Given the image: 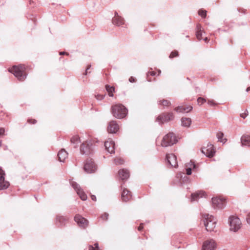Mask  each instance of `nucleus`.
I'll return each instance as SVG.
<instances>
[{"instance_id": "1", "label": "nucleus", "mask_w": 250, "mask_h": 250, "mask_svg": "<svg viewBox=\"0 0 250 250\" xmlns=\"http://www.w3.org/2000/svg\"><path fill=\"white\" fill-rule=\"evenodd\" d=\"M25 70V66L23 64H20L17 66L14 65L9 68V71L13 73L19 81H23L26 78Z\"/></svg>"}, {"instance_id": "2", "label": "nucleus", "mask_w": 250, "mask_h": 250, "mask_svg": "<svg viewBox=\"0 0 250 250\" xmlns=\"http://www.w3.org/2000/svg\"><path fill=\"white\" fill-rule=\"evenodd\" d=\"M111 112L113 116L119 119L125 118L127 114V109L122 104L112 105Z\"/></svg>"}, {"instance_id": "3", "label": "nucleus", "mask_w": 250, "mask_h": 250, "mask_svg": "<svg viewBox=\"0 0 250 250\" xmlns=\"http://www.w3.org/2000/svg\"><path fill=\"white\" fill-rule=\"evenodd\" d=\"M202 220L207 231H211L213 230L216 226V221L213 216L208 214H205L203 215Z\"/></svg>"}, {"instance_id": "4", "label": "nucleus", "mask_w": 250, "mask_h": 250, "mask_svg": "<svg viewBox=\"0 0 250 250\" xmlns=\"http://www.w3.org/2000/svg\"><path fill=\"white\" fill-rule=\"evenodd\" d=\"M177 142L174 134L170 132L164 136L161 142V146L163 147H167L176 144Z\"/></svg>"}, {"instance_id": "5", "label": "nucleus", "mask_w": 250, "mask_h": 250, "mask_svg": "<svg viewBox=\"0 0 250 250\" xmlns=\"http://www.w3.org/2000/svg\"><path fill=\"white\" fill-rule=\"evenodd\" d=\"M230 229L234 231H237L241 227V222L239 218L231 216L229 218Z\"/></svg>"}, {"instance_id": "6", "label": "nucleus", "mask_w": 250, "mask_h": 250, "mask_svg": "<svg viewBox=\"0 0 250 250\" xmlns=\"http://www.w3.org/2000/svg\"><path fill=\"white\" fill-rule=\"evenodd\" d=\"M80 152L83 154L88 155L92 152L93 146L91 141H85L80 146Z\"/></svg>"}, {"instance_id": "7", "label": "nucleus", "mask_w": 250, "mask_h": 250, "mask_svg": "<svg viewBox=\"0 0 250 250\" xmlns=\"http://www.w3.org/2000/svg\"><path fill=\"white\" fill-rule=\"evenodd\" d=\"M174 116L172 112L164 113L158 116L156 119V121L159 124H162L165 122H167L169 121L173 120Z\"/></svg>"}, {"instance_id": "8", "label": "nucleus", "mask_w": 250, "mask_h": 250, "mask_svg": "<svg viewBox=\"0 0 250 250\" xmlns=\"http://www.w3.org/2000/svg\"><path fill=\"white\" fill-rule=\"evenodd\" d=\"M83 168L87 173H92L96 170L97 166L92 159H87L84 164Z\"/></svg>"}, {"instance_id": "9", "label": "nucleus", "mask_w": 250, "mask_h": 250, "mask_svg": "<svg viewBox=\"0 0 250 250\" xmlns=\"http://www.w3.org/2000/svg\"><path fill=\"white\" fill-rule=\"evenodd\" d=\"M70 184L82 200L85 201L87 199L86 194L83 192L78 184L74 181H71Z\"/></svg>"}, {"instance_id": "10", "label": "nucleus", "mask_w": 250, "mask_h": 250, "mask_svg": "<svg viewBox=\"0 0 250 250\" xmlns=\"http://www.w3.org/2000/svg\"><path fill=\"white\" fill-rule=\"evenodd\" d=\"M212 204L214 208H222L225 205V200L223 198L214 197L212 198Z\"/></svg>"}, {"instance_id": "11", "label": "nucleus", "mask_w": 250, "mask_h": 250, "mask_svg": "<svg viewBox=\"0 0 250 250\" xmlns=\"http://www.w3.org/2000/svg\"><path fill=\"white\" fill-rule=\"evenodd\" d=\"M5 172L0 167V190L7 189L10 186L8 181L5 180Z\"/></svg>"}, {"instance_id": "12", "label": "nucleus", "mask_w": 250, "mask_h": 250, "mask_svg": "<svg viewBox=\"0 0 250 250\" xmlns=\"http://www.w3.org/2000/svg\"><path fill=\"white\" fill-rule=\"evenodd\" d=\"M216 248L215 241L210 239L205 241L203 244L202 250H215Z\"/></svg>"}, {"instance_id": "13", "label": "nucleus", "mask_w": 250, "mask_h": 250, "mask_svg": "<svg viewBox=\"0 0 250 250\" xmlns=\"http://www.w3.org/2000/svg\"><path fill=\"white\" fill-rule=\"evenodd\" d=\"M201 152L208 157H212L214 155L215 151L213 148V146L210 143L207 145L206 147H203Z\"/></svg>"}, {"instance_id": "14", "label": "nucleus", "mask_w": 250, "mask_h": 250, "mask_svg": "<svg viewBox=\"0 0 250 250\" xmlns=\"http://www.w3.org/2000/svg\"><path fill=\"white\" fill-rule=\"evenodd\" d=\"M75 221L81 228H85L87 227L88 221L87 219L79 214H77L74 217Z\"/></svg>"}, {"instance_id": "15", "label": "nucleus", "mask_w": 250, "mask_h": 250, "mask_svg": "<svg viewBox=\"0 0 250 250\" xmlns=\"http://www.w3.org/2000/svg\"><path fill=\"white\" fill-rule=\"evenodd\" d=\"M166 159L171 167H176L178 166L176 157L174 154H167Z\"/></svg>"}, {"instance_id": "16", "label": "nucleus", "mask_w": 250, "mask_h": 250, "mask_svg": "<svg viewBox=\"0 0 250 250\" xmlns=\"http://www.w3.org/2000/svg\"><path fill=\"white\" fill-rule=\"evenodd\" d=\"M119 129V126L115 121H112L109 122L107 126V131L110 133H115Z\"/></svg>"}, {"instance_id": "17", "label": "nucleus", "mask_w": 250, "mask_h": 250, "mask_svg": "<svg viewBox=\"0 0 250 250\" xmlns=\"http://www.w3.org/2000/svg\"><path fill=\"white\" fill-rule=\"evenodd\" d=\"M121 188L123 189L121 195L122 200L124 202H126L131 199L132 195L131 192L126 188H123L122 186H121Z\"/></svg>"}, {"instance_id": "18", "label": "nucleus", "mask_w": 250, "mask_h": 250, "mask_svg": "<svg viewBox=\"0 0 250 250\" xmlns=\"http://www.w3.org/2000/svg\"><path fill=\"white\" fill-rule=\"evenodd\" d=\"M104 146L106 151L110 153H114L115 143L111 140H107L104 142Z\"/></svg>"}, {"instance_id": "19", "label": "nucleus", "mask_w": 250, "mask_h": 250, "mask_svg": "<svg viewBox=\"0 0 250 250\" xmlns=\"http://www.w3.org/2000/svg\"><path fill=\"white\" fill-rule=\"evenodd\" d=\"M119 176L122 180H126L129 177V171L125 169H122L119 171Z\"/></svg>"}, {"instance_id": "20", "label": "nucleus", "mask_w": 250, "mask_h": 250, "mask_svg": "<svg viewBox=\"0 0 250 250\" xmlns=\"http://www.w3.org/2000/svg\"><path fill=\"white\" fill-rule=\"evenodd\" d=\"M205 195V192L203 191H198L195 193H193L191 195V201H197L199 198L203 197Z\"/></svg>"}, {"instance_id": "21", "label": "nucleus", "mask_w": 250, "mask_h": 250, "mask_svg": "<svg viewBox=\"0 0 250 250\" xmlns=\"http://www.w3.org/2000/svg\"><path fill=\"white\" fill-rule=\"evenodd\" d=\"M113 24L118 26L124 25L125 24V21L122 17H115L112 18V20Z\"/></svg>"}, {"instance_id": "22", "label": "nucleus", "mask_w": 250, "mask_h": 250, "mask_svg": "<svg viewBox=\"0 0 250 250\" xmlns=\"http://www.w3.org/2000/svg\"><path fill=\"white\" fill-rule=\"evenodd\" d=\"M186 173L188 175L191 174L192 170L194 169L196 167V165L191 161L186 164Z\"/></svg>"}, {"instance_id": "23", "label": "nucleus", "mask_w": 250, "mask_h": 250, "mask_svg": "<svg viewBox=\"0 0 250 250\" xmlns=\"http://www.w3.org/2000/svg\"><path fill=\"white\" fill-rule=\"evenodd\" d=\"M68 153L64 149H62L58 153L59 160L60 162H64L65 159L67 157Z\"/></svg>"}, {"instance_id": "24", "label": "nucleus", "mask_w": 250, "mask_h": 250, "mask_svg": "<svg viewBox=\"0 0 250 250\" xmlns=\"http://www.w3.org/2000/svg\"><path fill=\"white\" fill-rule=\"evenodd\" d=\"M241 143L242 146H250V136H242L241 138Z\"/></svg>"}, {"instance_id": "25", "label": "nucleus", "mask_w": 250, "mask_h": 250, "mask_svg": "<svg viewBox=\"0 0 250 250\" xmlns=\"http://www.w3.org/2000/svg\"><path fill=\"white\" fill-rule=\"evenodd\" d=\"M182 125L184 127H189L191 123V120L189 118H182L181 119Z\"/></svg>"}, {"instance_id": "26", "label": "nucleus", "mask_w": 250, "mask_h": 250, "mask_svg": "<svg viewBox=\"0 0 250 250\" xmlns=\"http://www.w3.org/2000/svg\"><path fill=\"white\" fill-rule=\"evenodd\" d=\"M202 32L203 30L201 25L200 24H197L196 26V35L197 38L199 40H201L202 39Z\"/></svg>"}, {"instance_id": "27", "label": "nucleus", "mask_w": 250, "mask_h": 250, "mask_svg": "<svg viewBox=\"0 0 250 250\" xmlns=\"http://www.w3.org/2000/svg\"><path fill=\"white\" fill-rule=\"evenodd\" d=\"M67 220V218L63 216L58 215L56 216V222L57 223H59L61 226L64 225Z\"/></svg>"}, {"instance_id": "28", "label": "nucleus", "mask_w": 250, "mask_h": 250, "mask_svg": "<svg viewBox=\"0 0 250 250\" xmlns=\"http://www.w3.org/2000/svg\"><path fill=\"white\" fill-rule=\"evenodd\" d=\"M80 142V139L77 136H73L71 139V143L74 145V147H77Z\"/></svg>"}, {"instance_id": "29", "label": "nucleus", "mask_w": 250, "mask_h": 250, "mask_svg": "<svg viewBox=\"0 0 250 250\" xmlns=\"http://www.w3.org/2000/svg\"><path fill=\"white\" fill-rule=\"evenodd\" d=\"M158 104L162 105L164 106H168L171 104L170 101L165 99L158 101Z\"/></svg>"}, {"instance_id": "30", "label": "nucleus", "mask_w": 250, "mask_h": 250, "mask_svg": "<svg viewBox=\"0 0 250 250\" xmlns=\"http://www.w3.org/2000/svg\"><path fill=\"white\" fill-rule=\"evenodd\" d=\"M176 177L177 178L179 179V182L180 183H182L184 182V180L183 179H188V178L187 177H186L185 175V174L184 173H178L176 175Z\"/></svg>"}, {"instance_id": "31", "label": "nucleus", "mask_w": 250, "mask_h": 250, "mask_svg": "<svg viewBox=\"0 0 250 250\" xmlns=\"http://www.w3.org/2000/svg\"><path fill=\"white\" fill-rule=\"evenodd\" d=\"M174 110L177 113H186V108L183 106H179L174 108Z\"/></svg>"}, {"instance_id": "32", "label": "nucleus", "mask_w": 250, "mask_h": 250, "mask_svg": "<svg viewBox=\"0 0 250 250\" xmlns=\"http://www.w3.org/2000/svg\"><path fill=\"white\" fill-rule=\"evenodd\" d=\"M114 161L116 165H122L124 162V160L120 158H116L115 159Z\"/></svg>"}, {"instance_id": "33", "label": "nucleus", "mask_w": 250, "mask_h": 250, "mask_svg": "<svg viewBox=\"0 0 250 250\" xmlns=\"http://www.w3.org/2000/svg\"><path fill=\"white\" fill-rule=\"evenodd\" d=\"M198 14L202 18H205L207 15V11L206 10H199L198 11Z\"/></svg>"}, {"instance_id": "34", "label": "nucleus", "mask_w": 250, "mask_h": 250, "mask_svg": "<svg viewBox=\"0 0 250 250\" xmlns=\"http://www.w3.org/2000/svg\"><path fill=\"white\" fill-rule=\"evenodd\" d=\"M223 136H224L223 133L222 132H218L217 134V137L218 139V141H220V142L224 143L223 140L222 139Z\"/></svg>"}, {"instance_id": "35", "label": "nucleus", "mask_w": 250, "mask_h": 250, "mask_svg": "<svg viewBox=\"0 0 250 250\" xmlns=\"http://www.w3.org/2000/svg\"><path fill=\"white\" fill-rule=\"evenodd\" d=\"M94 246L95 247H93L92 246H90L89 247V250H99L98 243H95Z\"/></svg>"}, {"instance_id": "36", "label": "nucleus", "mask_w": 250, "mask_h": 250, "mask_svg": "<svg viewBox=\"0 0 250 250\" xmlns=\"http://www.w3.org/2000/svg\"><path fill=\"white\" fill-rule=\"evenodd\" d=\"M178 56V52L177 51H172L170 55L169 58H173L175 57H177Z\"/></svg>"}, {"instance_id": "37", "label": "nucleus", "mask_w": 250, "mask_h": 250, "mask_svg": "<svg viewBox=\"0 0 250 250\" xmlns=\"http://www.w3.org/2000/svg\"><path fill=\"white\" fill-rule=\"evenodd\" d=\"M206 101V99L202 97H199L197 99V102L199 104H202Z\"/></svg>"}, {"instance_id": "38", "label": "nucleus", "mask_w": 250, "mask_h": 250, "mask_svg": "<svg viewBox=\"0 0 250 250\" xmlns=\"http://www.w3.org/2000/svg\"><path fill=\"white\" fill-rule=\"evenodd\" d=\"M105 87L108 92H113L114 90V88L113 86H110V85H106Z\"/></svg>"}, {"instance_id": "39", "label": "nucleus", "mask_w": 250, "mask_h": 250, "mask_svg": "<svg viewBox=\"0 0 250 250\" xmlns=\"http://www.w3.org/2000/svg\"><path fill=\"white\" fill-rule=\"evenodd\" d=\"M108 214L107 213H104L102 214L101 217L104 220H107L108 217Z\"/></svg>"}, {"instance_id": "40", "label": "nucleus", "mask_w": 250, "mask_h": 250, "mask_svg": "<svg viewBox=\"0 0 250 250\" xmlns=\"http://www.w3.org/2000/svg\"><path fill=\"white\" fill-rule=\"evenodd\" d=\"M5 130L4 128L0 127V136H3L5 135Z\"/></svg>"}, {"instance_id": "41", "label": "nucleus", "mask_w": 250, "mask_h": 250, "mask_svg": "<svg viewBox=\"0 0 250 250\" xmlns=\"http://www.w3.org/2000/svg\"><path fill=\"white\" fill-rule=\"evenodd\" d=\"M104 97V95H101V94H97L95 95V98L98 100H103Z\"/></svg>"}, {"instance_id": "42", "label": "nucleus", "mask_w": 250, "mask_h": 250, "mask_svg": "<svg viewBox=\"0 0 250 250\" xmlns=\"http://www.w3.org/2000/svg\"><path fill=\"white\" fill-rule=\"evenodd\" d=\"M185 107L186 108V113H188L192 109V106L191 105H188Z\"/></svg>"}, {"instance_id": "43", "label": "nucleus", "mask_w": 250, "mask_h": 250, "mask_svg": "<svg viewBox=\"0 0 250 250\" xmlns=\"http://www.w3.org/2000/svg\"><path fill=\"white\" fill-rule=\"evenodd\" d=\"M248 115V111L247 110H246L244 113H243V114H240V116L245 119L247 116V115Z\"/></svg>"}, {"instance_id": "44", "label": "nucleus", "mask_w": 250, "mask_h": 250, "mask_svg": "<svg viewBox=\"0 0 250 250\" xmlns=\"http://www.w3.org/2000/svg\"><path fill=\"white\" fill-rule=\"evenodd\" d=\"M208 104L211 106H214L216 104L213 100H208Z\"/></svg>"}, {"instance_id": "45", "label": "nucleus", "mask_w": 250, "mask_h": 250, "mask_svg": "<svg viewBox=\"0 0 250 250\" xmlns=\"http://www.w3.org/2000/svg\"><path fill=\"white\" fill-rule=\"evenodd\" d=\"M246 220H247V223L250 225V213H249L247 215V217H246Z\"/></svg>"}, {"instance_id": "46", "label": "nucleus", "mask_w": 250, "mask_h": 250, "mask_svg": "<svg viewBox=\"0 0 250 250\" xmlns=\"http://www.w3.org/2000/svg\"><path fill=\"white\" fill-rule=\"evenodd\" d=\"M129 81L130 83H134L136 81V79L135 78H134L133 77H130L129 79Z\"/></svg>"}, {"instance_id": "47", "label": "nucleus", "mask_w": 250, "mask_h": 250, "mask_svg": "<svg viewBox=\"0 0 250 250\" xmlns=\"http://www.w3.org/2000/svg\"><path fill=\"white\" fill-rule=\"evenodd\" d=\"M28 122L30 124H34L36 123V120L35 119H29Z\"/></svg>"}, {"instance_id": "48", "label": "nucleus", "mask_w": 250, "mask_h": 250, "mask_svg": "<svg viewBox=\"0 0 250 250\" xmlns=\"http://www.w3.org/2000/svg\"><path fill=\"white\" fill-rule=\"evenodd\" d=\"M91 67V65H89L87 67V68L86 69V70H85V72L84 73V75H87V72H88V70Z\"/></svg>"}, {"instance_id": "49", "label": "nucleus", "mask_w": 250, "mask_h": 250, "mask_svg": "<svg viewBox=\"0 0 250 250\" xmlns=\"http://www.w3.org/2000/svg\"><path fill=\"white\" fill-rule=\"evenodd\" d=\"M59 55H69V53H67L66 52H60L59 53Z\"/></svg>"}, {"instance_id": "50", "label": "nucleus", "mask_w": 250, "mask_h": 250, "mask_svg": "<svg viewBox=\"0 0 250 250\" xmlns=\"http://www.w3.org/2000/svg\"><path fill=\"white\" fill-rule=\"evenodd\" d=\"M143 224L142 223L140 224V225L139 226V227L138 228V230L139 231H141L143 229Z\"/></svg>"}, {"instance_id": "51", "label": "nucleus", "mask_w": 250, "mask_h": 250, "mask_svg": "<svg viewBox=\"0 0 250 250\" xmlns=\"http://www.w3.org/2000/svg\"><path fill=\"white\" fill-rule=\"evenodd\" d=\"M150 74L151 76H155L156 75V73L154 71L149 72L148 73V74Z\"/></svg>"}, {"instance_id": "52", "label": "nucleus", "mask_w": 250, "mask_h": 250, "mask_svg": "<svg viewBox=\"0 0 250 250\" xmlns=\"http://www.w3.org/2000/svg\"><path fill=\"white\" fill-rule=\"evenodd\" d=\"M91 199L93 201H95L96 200V197L95 195H91Z\"/></svg>"}, {"instance_id": "53", "label": "nucleus", "mask_w": 250, "mask_h": 250, "mask_svg": "<svg viewBox=\"0 0 250 250\" xmlns=\"http://www.w3.org/2000/svg\"><path fill=\"white\" fill-rule=\"evenodd\" d=\"M108 95L110 96V97H113V92H108Z\"/></svg>"}, {"instance_id": "54", "label": "nucleus", "mask_w": 250, "mask_h": 250, "mask_svg": "<svg viewBox=\"0 0 250 250\" xmlns=\"http://www.w3.org/2000/svg\"><path fill=\"white\" fill-rule=\"evenodd\" d=\"M120 17V16L118 15V13H117V12H115V15H114V17Z\"/></svg>"}, {"instance_id": "55", "label": "nucleus", "mask_w": 250, "mask_h": 250, "mask_svg": "<svg viewBox=\"0 0 250 250\" xmlns=\"http://www.w3.org/2000/svg\"><path fill=\"white\" fill-rule=\"evenodd\" d=\"M8 149V146H4V149L7 150Z\"/></svg>"}, {"instance_id": "56", "label": "nucleus", "mask_w": 250, "mask_h": 250, "mask_svg": "<svg viewBox=\"0 0 250 250\" xmlns=\"http://www.w3.org/2000/svg\"><path fill=\"white\" fill-rule=\"evenodd\" d=\"M250 90V87H248L247 88V91L248 92Z\"/></svg>"}, {"instance_id": "57", "label": "nucleus", "mask_w": 250, "mask_h": 250, "mask_svg": "<svg viewBox=\"0 0 250 250\" xmlns=\"http://www.w3.org/2000/svg\"><path fill=\"white\" fill-rule=\"evenodd\" d=\"M208 38H207V37H206V38L204 39V40L205 42H207V41H208Z\"/></svg>"}, {"instance_id": "58", "label": "nucleus", "mask_w": 250, "mask_h": 250, "mask_svg": "<svg viewBox=\"0 0 250 250\" xmlns=\"http://www.w3.org/2000/svg\"><path fill=\"white\" fill-rule=\"evenodd\" d=\"M2 145V141H0V147Z\"/></svg>"}, {"instance_id": "59", "label": "nucleus", "mask_w": 250, "mask_h": 250, "mask_svg": "<svg viewBox=\"0 0 250 250\" xmlns=\"http://www.w3.org/2000/svg\"><path fill=\"white\" fill-rule=\"evenodd\" d=\"M161 73V70H159L158 71V75H159Z\"/></svg>"}]
</instances>
